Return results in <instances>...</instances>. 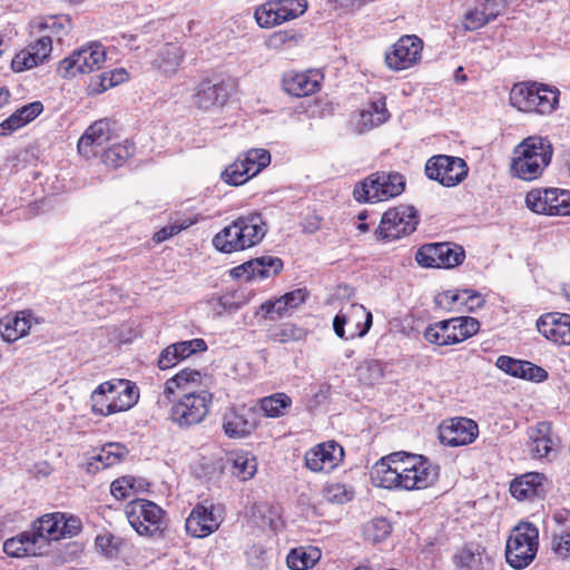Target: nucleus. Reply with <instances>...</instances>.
I'll list each match as a JSON object with an SVG mask.
<instances>
[{"instance_id":"nucleus-1","label":"nucleus","mask_w":570,"mask_h":570,"mask_svg":"<svg viewBox=\"0 0 570 570\" xmlns=\"http://www.w3.org/2000/svg\"><path fill=\"white\" fill-rule=\"evenodd\" d=\"M439 472V465L426 456L394 452L380 459L370 475L375 487L412 491L431 487Z\"/></svg>"},{"instance_id":"nucleus-2","label":"nucleus","mask_w":570,"mask_h":570,"mask_svg":"<svg viewBox=\"0 0 570 570\" xmlns=\"http://www.w3.org/2000/svg\"><path fill=\"white\" fill-rule=\"evenodd\" d=\"M267 233V224L257 213L242 215L213 238L214 247L223 253L244 250L259 244Z\"/></svg>"},{"instance_id":"nucleus-3","label":"nucleus","mask_w":570,"mask_h":570,"mask_svg":"<svg viewBox=\"0 0 570 570\" xmlns=\"http://www.w3.org/2000/svg\"><path fill=\"white\" fill-rule=\"evenodd\" d=\"M552 155L553 148L547 138L530 136L514 147L510 171L519 179L534 180L549 166Z\"/></svg>"},{"instance_id":"nucleus-4","label":"nucleus","mask_w":570,"mask_h":570,"mask_svg":"<svg viewBox=\"0 0 570 570\" xmlns=\"http://www.w3.org/2000/svg\"><path fill=\"white\" fill-rule=\"evenodd\" d=\"M405 188V178L396 171H376L357 183L353 197L358 203H377L396 197Z\"/></svg>"},{"instance_id":"nucleus-5","label":"nucleus","mask_w":570,"mask_h":570,"mask_svg":"<svg viewBox=\"0 0 570 570\" xmlns=\"http://www.w3.org/2000/svg\"><path fill=\"white\" fill-rule=\"evenodd\" d=\"M539 530L530 522L517 524L505 544V559L513 569L528 567L538 552Z\"/></svg>"},{"instance_id":"nucleus-6","label":"nucleus","mask_w":570,"mask_h":570,"mask_svg":"<svg viewBox=\"0 0 570 570\" xmlns=\"http://www.w3.org/2000/svg\"><path fill=\"white\" fill-rule=\"evenodd\" d=\"M126 517L140 535L161 537L166 529V512L156 503L136 499L126 505Z\"/></svg>"},{"instance_id":"nucleus-7","label":"nucleus","mask_w":570,"mask_h":570,"mask_svg":"<svg viewBox=\"0 0 570 570\" xmlns=\"http://www.w3.org/2000/svg\"><path fill=\"white\" fill-rule=\"evenodd\" d=\"M419 224V213L410 205H400L385 212L375 236L381 240H394L412 234Z\"/></svg>"},{"instance_id":"nucleus-8","label":"nucleus","mask_w":570,"mask_h":570,"mask_svg":"<svg viewBox=\"0 0 570 570\" xmlns=\"http://www.w3.org/2000/svg\"><path fill=\"white\" fill-rule=\"evenodd\" d=\"M213 395L208 391L186 393L170 409V420L180 428H189L204 421L209 412Z\"/></svg>"},{"instance_id":"nucleus-9","label":"nucleus","mask_w":570,"mask_h":570,"mask_svg":"<svg viewBox=\"0 0 570 570\" xmlns=\"http://www.w3.org/2000/svg\"><path fill=\"white\" fill-rule=\"evenodd\" d=\"M373 323V316L362 304H351L335 315L333 330L342 340H354L364 337Z\"/></svg>"},{"instance_id":"nucleus-10","label":"nucleus","mask_w":570,"mask_h":570,"mask_svg":"<svg viewBox=\"0 0 570 570\" xmlns=\"http://www.w3.org/2000/svg\"><path fill=\"white\" fill-rule=\"evenodd\" d=\"M106 60V51L100 43H91L73 51L60 61L58 71L65 78L94 72L101 68Z\"/></svg>"},{"instance_id":"nucleus-11","label":"nucleus","mask_w":570,"mask_h":570,"mask_svg":"<svg viewBox=\"0 0 570 570\" xmlns=\"http://www.w3.org/2000/svg\"><path fill=\"white\" fill-rule=\"evenodd\" d=\"M464 258L463 247L453 243L425 244L415 256L417 264L428 268H453L461 265Z\"/></svg>"},{"instance_id":"nucleus-12","label":"nucleus","mask_w":570,"mask_h":570,"mask_svg":"<svg viewBox=\"0 0 570 570\" xmlns=\"http://www.w3.org/2000/svg\"><path fill=\"white\" fill-rule=\"evenodd\" d=\"M525 204L537 214L570 216V190L559 188L533 189L527 194Z\"/></svg>"},{"instance_id":"nucleus-13","label":"nucleus","mask_w":570,"mask_h":570,"mask_svg":"<svg viewBox=\"0 0 570 570\" xmlns=\"http://www.w3.org/2000/svg\"><path fill=\"white\" fill-rule=\"evenodd\" d=\"M468 165L462 158L448 155L433 156L425 165L426 176L445 187L459 185L468 176Z\"/></svg>"},{"instance_id":"nucleus-14","label":"nucleus","mask_w":570,"mask_h":570,"mask_svg":"<svg viewBox=\"0 0 570 570\" xmlns=\"http://www.w3.org/2000/svg\"><path fill=\"white\" fill-rule=\"evenodd\" d=\"M219 508L208 501L196 504L185 522L187 533L194 538H206L218 530L222 523Z\"/></svg>"},{"instance_id":"nucleus-15","label":"nucleus","mask_w":570,"mask_h":570,"mask_svg":"<svg viewBox=\"0 0 570 570\" xmlns=\"http://www.w3.org/2000/svg\"><path fill=\"white\" fill-rule=\"evenodd\" d=\"M423 41L414 35L401 37L392 50L385 53V62L390 69L404 70L415 65L421 58Z\"/></svg>"},{"instance_id":"nucleus-16","label":"nucleus","mask_w":570,"mask_h":570,"mask_svg":"<svg viewBox=\"0 0 570 570\" xmlns=\"http://www.w3.org/2000/svg\"><path fill=\"white\" fill-rule=\"evenodd\" d=\"M257 428V412L254 407H230L223 415V430L230 439L248 436Z\"/></svg>"},{"instance_id":"nucleus-17","label":"nucleus","mask_w":570,"mask_h":570,"mask_svg":"<svg viewBox=\"0 0 570 570\" xmlns=\"http://www.w3.org/2000/svg\"><path fill=\"white\" fill-rule=\"evenodd\" d=\"M479 434L478 424L468 417H454L440 426V441L448 446L472 443Z\"/></svg>"},{"instance_id":"nucleus-18","label":"nucleus","mask_w":570,"mask_h":570,"mask_svg":"<svg viewBox=\"0 0 570 570\" xmlns=\"http://www.w3.org/2000/svg\"><path fill=\"white\" fill-rule=\"evenodd\" d=\"M343 456V448L335 441H328L305 453V465L313 472H331L342 462Z\"/></svg>"},{"instance_id":"nucleus-19","label":"nucleus","mask_w":570,"mask_h":570,"mask_svg":"<svg viewBox=\"0 0 570 570\" xmlns=\"http://www.w3.org/2000/svg\"><path fill=\"white\" fill-rule=\"evenodd\" d=\"M283 269V261L276 256L264 255L247 261L230 269L233 278L245 277L247 281L254 277L268 278L277 275Z\"/></svg>"},{"instance_id":"nucleus-20","label":"nucleus","mask_w":570,"mask_h":570,"mask_svg":"<svg viewBox=\"0 0 570 570\" xmlns=\"http://www.w3.org/2000/svg\"><path fill=\"white\" fill-rule=\"evenodd\" d=\"M51 50L52 38L49 35H43L35 43L13 57L11 61L12 69L16 72H21L43 63L49 58Z\"/></svg>"},{"instance_id":"nucleus-21","label":"nucleus","mask_w":570,"mask_h":570,"mask_svg":"<svg viewBox=\"0 0 570 570\" xmlns=\"http://www.w3.org/2000/svg\"><path fill=\"white\" fill-rule=\"evenodd\" d=\"M323 75L317 70L287 71L283 76V88L294 97L309 96L321 88Z\"/></svg>"},{"instance_id":"nucleus-22","label":"nucleus","mask_w":570,"mask_h":570,"mask_svg":"<svg viewBox=\"0 0 570 570\" xmlns=\"http://www.w3.org/2000/svg\"><path fill=\"white\" fill-rule=\"evenodd\" d=\"M110 139V121L108 119H100L89 126L80 137L77 146L78 151L86 157L97 155L99 149L102 148Z\"/></svg>"},{"instance_id":"nucleus-23","label":"nucleus","mask_w":570,"mask_h":570,"mask_svg":"<svg viewBox=\"0 0 570 570\" xmlns=\"http://www.w3.org/2000/svg\"><path fill=\"white\" fill-rule=\"evenodd\" d=\"M495 365L511 376L532 382H543L548 377V372L544 368L531 362L517 360L507 355L499 356Z\"/></svg>"},{"instance_id":"nucleus-24","label":"nucleus","mask_w":570,"mask_h":570,"mask_svg":"<svg viewBox=\"0 0 570 570\" xmlns=\"http://www.w3.org/2000/svg\"><path fill=\"white\" fill-rule=\"evenodd\" d=\"M228 99V91L223 82L213 83L209 80L200 82L193 95V105L198 109L208 110L222 107Z\"/></svg>"},{"instance_id":"nucleus-25","label":"nucleus","mask_w":570,"mask_h":570,"mask_svg":"<svg viewBox=\"0 0 570 570\" xmlns=\"http://www.w3.org/2000/svg\"><path fill=\"white\" fill-rule=\"evenodd\" d=\"M424 338L439 346H446L460 343L456 324L454 317L444 320L429 325L424 333Z\"/></svg>"},{"instance_id":"nucleus-26","label":"nucleus","mask_w":570,"mask_h":570,"mask_svg":"<svg viewBox=\"0 0 570 570\" xmlns=\"http://www.w3.org/2000/svg\"><path fill=\"white\" fill-rule=\"evenodd\" d=\"M63 521L62 513L46 514L33 522L32 531L30 534L35 537L36 542L40 548L49 540L60 539V527Z\"/></svg>"},{"instance_id":"nucleus-27","label":"nucleus","mask_w":570,"mask_h":570,"mask_svg":"<svg viewBox=\"0 0 570 570\" xmlns=\"http://www.w3.org/2000/svg\"><path fill=\"white\" fill-rule=\"evenodd\" d=\"M543 480L544 476L540 473H527L517 478L510 484L511 495L518 500L538 497L543 491Z\"/></svg>"},{"instance_id":"nucleus-28","label":"nucleus","mask_w":570,"mask_h":570,"mask_svg":"<svg viewBox=\"0 0 570 570\" xmlns=\"http://www.w3.org/2000/svg\"><path fill=\"white\" fill-rule=\"evenodd\" d=\"M30 313L21 312L16 316H6L0 320V334L7 342H16L27 335L31 327Z\"/></svg>"},{"instance_id":"nucleus-29","label":"nucleus","mask_w":570,"mask_h":570,"mask_svg":"<svg viewBox=\"0 0 570 570\" xmlns=\"http://www.w3.org/2000/svg\"><path fill=\"white\" fill-rule=\"evenodd\" d=\"M552 426L547 421H541L528 430L531 441V451L537 458L548 456L553 446L551 438Z\"/></svg>"},{"instance_id":"nucleus-30","label":"nucleus","mask_w":570,"mask_h":570,"mask_svg":"<svg viewBox=\"0 0 570 570\" xmlns=\"http://www.w3.org/2000/svg\"><path fill=\"white\" fill-rule=\"evenodd\" d=\"M184 58V51L177 43L167 42L158 52V57L154 60V66L165 76L174 75Z\"/></svg>"},{"instance_id":"nucleus-31","label":"nucleus","mask_w":570,"mask_h":570,"mask_svg":"<svg viewBox=\"0 0 570 570\" xmlns=\"http://www.w3.org/2000/svg\"><path fill=\"white\" fill-rule=\"evenodd\" d=\"M567 314L563 313H547L537 321L538 331L549 341L562 344L564 338Z\"/></svg>"},{"instance_id":"nucleus-32","label":"nucleus","mask_w":570,"mask_h":570,"mask_svg":"<svg viewBox=\"0 0 570 570\" xmlns=\"http://www.w3.org/2000/svg\"><path fill=\"white\" fill-rule=\"evenodd\" d=\"M39 550L40 546H38L35 537L28 531L22 532L18 537L7 539L3 543V551L14 558L37 556L40 553Z\"/></svg>"},{"instance_id":"nucleus-33","label":"nucleus","mask_w":570,"mask_h":570,"mask_svg":"<svg viewBox=\"0 0 570 570\" xmlns=\"http://www.w3.org/2000/svg\"><path fill=\"white\" fill-rule=\"evenodd\" d=\"M535 91H538V83L535 82L532 85H514L510 92V102L520 111L534 112Z\"/></svg>"},{"instance_id":"nucleus-34","label":"nucleus","mask_w":570,"mask_h":570,"mask_svg":"<svg viewBox=\"0 0 570 570\" xmlns=\"http://www.w3.org/2000/svg\"><path fill=\"white\" fill-rule=\"evenodd\" d=\"M114 392L112 382H104L92 392L91 409L95 414L106 416L117 413L116 409H112L115 404Z\"/></svg>"},{"instance_id":"nucleus-35","label":"nucleus","mask_w":570,"mask_h":570,"mask_svg":"<svg viewBox=\"0 0 570 570\" xmlns=\"http://www.w3.org/2000/svg\"><path fill=\"white\" fill-rule=\"evenodd\" d=\"M115 387L114 396V407L116 412L127 411L132 407L139 397L138 389L135 385H130L129 381L119 380L117 382H112Z\"/></svg>"},{"instance_id":"nucleus-36","label":"nucleus","mask_w":570,"mask_h":570,"mask_svg":"<svg viewBox=\"0 0 570 570\" xmlns=\"http://www.w3.org/2000/svg\"><path fill=\"white\" fill-rule=\"evenodd\" d=\"M320 558V549L314 547H298L289 551L286 562L292 570H306L312 568Z\"/></svg>"},{"instance_id":"nucleus-37","label":"nucleus","mask_w":570,"mask_h":570,"mask_svg":"<svg viewBox=\"0 0 570 570\" xmlns=\"http://www.w3.org/2000/svg\"><path fill=\"white\" fill-rule=\"evenodd\" d=\"M292 406V399L286 393H274L259 400V409L266 417H281Z\"/></svg>"},{"instance_id":"nucleus-38","label":"nucleus","mask_w":570,"mask_h":570,"mask_svg":"<svg viewBox=\"0 0 570 570\" xmlns=\"http://www.w3.org/2000/svg\"><path fill=\"white\" fill-rule=\"evenodd\" d=\"M535 95L534 112L540 115H550L556 110L560 95L557 88H550L546 85L538 83V91H535Z\"/></svg>"},{"instance_id":"nucleus-39","label":"nucleus","mask_w":570,"mask_h":570,"mask_svg":"<svg viewBox=\"0 0 570 570\" xmlns=\"http://www.w3.org/2000/svg\"><path fill=\"white\" fill-rule=\"evenodd\" d=\"M135 147L132 144L126 141V144L112 145L104 151V163L112 168L120 167L129 157L134 155Z\"/></svg>"},{"instance_id":"nucleus-40","label":"nucleus","mask_w":570,"mask_h":570,"mask_svg":"<svg viewBox=\"0 0 570 570\" xmlns=\"http://www.w3.org/2000/svg\"><path fill=\"white\" fill-rule=\"evenodd\" d=\"M392 532V525L385 518H375L367 522L363 533L367 541L373 543L384 541Z\"/></svg>"},{"instance_id":"nucleus-41","label":"nucleus","mask_w":570,"mask_h":570,"mask_svg":"<svg viewBox=\"0 0 570 570\" xmlns=\"http://www.w3.org/2000/svg\"><path fill=\"white\" fill-rule=\"evenodd\" d=\"M128 454L125 445L119 443H109L105 445L100 452L94 458L100 462L102 468H108L121 462Z\"/></svg>"},{"instance_id":"nucleus-42","label":"nucleus","mask_w":570,"mask_h":570,"mask_svg":"<svg viewBox=\"0 0 570 570\" xmlns=\"http://www.w3.org/2000/svg\"><path fill=\"white\" fill-rule=\"evenodd\" d=\"M254 174H250V170L246 165L242 161V159H237L234 164L229 165L223 173L222 179L232 186H239L246 183L249 178L254 177Z\"/></svg>"},{"instance_id":"nucleus-43","label":"nucleus","mask_w":570,"mask_h":570,"mask_svg":"<svg viewBox=\"0 0 570 570\" xmlns=\"http://www.w3.org/2000/svg\"><path fill=\"white\" fill-rule=\"evenodd\" d=\"M274 2L279 12L281 23L302 16L307 9L306 0H274Z\"/></svg>"},{"instance_id":"nucleus-44","label":"nucleus","mask_w":570,"mask_h":570,"mask_svg":"<svg viewBox=\"0 0 570 570\" xmlns=\"http://www.w3.org/2000/svg\"><path fill=\"white\" fill-rule=\"evenodd\" d=\"M200 380V372L191 368H184L179 371L175 376L167 380L164 387V395L169 399L175 390L187 384L189 382H198Z\"/></svg>"},{"instance_id":"nucleus-45","label":"nucleus","mask_w":570,"mask_h":570,"mask_svg":"<svg viewBox=\"0 0 570 570\" xmlns=\"http://www.w3.org/2000/svg\"><path fill=\"white\" fill-rule=\"evenodd\" d=\"M242 161L249 168L250 174L256 176L271 164V154L262 148L250 149Z\"/></svg>"},{"instance_id":"nucleus-46","label":"nucleus","mask_w":570,"mask_h":570,"mask_svg":"<svg viewBox=\"0 0 570 570\" xmlns=\"http://www.w3.org/2000/svg\"><path fill=\"white\" fill-rule=\"evenodd\" d=\"M306 336V331L302 327L296 326L292 323H285L279 327L275 328L271 333V337L275 342L279 343H288V342H297L304 340Z\"/></svg>"},{"instance_id":"nucleus-47","label":"nucleus","mask_w":570,"mask_h":570,"mask_svg":"<svg viewBox=\"0 0 570 570\" xmlns=\"http://www.w3.org/2000/svg\"><path fill=\"white\" fill-rule=\"evenodd\" d=\"M256 472V462L254 458H248L247 454H237L233 459L232 473L243 481L254 476Z\"/></svg>"},{"instance_id":"nucleus-48","label":"nucleus","mask_w":570,"mask_h":570,"mask_svg":"<svg viewBox=\"0 0 570 570\" xmlns=\"http://www.w3.org/2000/svg\"><path fill=\"white\" fill-rule=\"evenodd\" d=\"M178 356L179 362L193 355L196 352H204L207 350V344L203 338H194L190 341H181L169 345Z\"/></svg>"},{"instance_id":"nucleus-49","label":"nucleus","mask_w":570,"mask_h":570,"mask_svg":"<svg viewBox=\"0 0 570 570\" xmlns=\"http://www.w3.org/2000/svg\"><path fill=\"white\" fill-rule=\"evenodd\" d=\"M255 19L263 28H271L279 22V12H277L274 1H268L255 11Z\"/></svg>"},{"instance_id":"nucleus-50","label":"nucleus","mask_w":570,"mask_h":570,"mask_svg":"<svg viewBox=\"0 0 570 570\" xmlns=\"http://www.w3.org/2000/svg\"><path fill=\"white\" fill-rule=\"evenodd\" d=\"M324 498L327 502L344 504L352 500L353 491L342 483L328 484L324 490Z\"/></svg>"},{"instance_id":"nucleus-51","label":"nucleus","mask_w":570,"mask_h":570,"mask_svg":"<svg viewBox=\"0 0 570 570\" xmlns=\"http://www.w3.org/2000/svg\"><path fill=\"white\" fill-rule=\"evenodd\" d=\"M289 308L287 307L283 296L276 298L275 301H266L261 305V312L263 313L264 318L271 321L283 317L287 314Z\"/></svg>"},{"instance_id":"nucleus-52","label":"nucleus","mask_w":570,"mask_h":570,"mask_svg":"<svg viewBox=\"0 0 570 570\" xmlns=\"http://www.w3.org/2000/svg\"><path fill=\"white\" fill-rule=\"evenodd\" d=\"M452 303H460L464 305L469 311L480 308L484 304L483 297L472 289H463L460 293H454L450 296Z\"/></svg>"},{"instance_id":"nucleus-53","label":"nucleus","mask_w":570,"mask_h":570,"mask_svg":"<svg viewBox=\"0 0 570 570\" xmlns=\"http://www.w3.org/2000/svg\"><path fill=\"white\" fill-rule=\"evenodd\" d=\"M493 13H485L481 8L469 11L464 18V26L466 30H478L485 24L493 21Z\"/></svg>"},{"instance_id":"nucleus-54","label":"nucleus","mask_w":570,"mask_h":570,"mask_svg":"<svg viewBox=\"0 0 570 570\" xmlns=\"http://www.w3.org/2000/svg\"><path fill=\"white\" fill-rule=\"evenodd\" d=\"M456 324L460 342L476 334L480 330V323L476 318L471 316L454 317Z\"/></svg>"},{"instance_id":"nucleus-55","label":"nucleus","mask_w":570,"mask_h":570,"mask_svg":"<svg viewBox=\"0 0 570 570\" xmlns=\"http://www.w3.org/2000/svg\"><path fill=\"white\" fill-rule=\"evenodd\" d=\"M136 479L134 476H122L115 480L110 485V492L117 500H124L130 497L135 488Z\"/></svg>"},{"instance_id":"nucleus-56","label":"nucleus","mask_w":570,"mask_h":570,"mask_svg":"<svg viewBox=\"0 0 570 570\" xmlns=\"http://www.w3.org/2000/svg\"><path fill=\"white\" fill-rule=\"evenodd\" d=\"M191 224H193L191 220L185 219L181 223H174V224H170L168 226H165V227H163L161 229H159L158 232H156L154 234L153 240L155 243L165 242L166 239H168V238L173 237L174 235H177L178 233H180L183 229L189 227Z\"/></svg>"},{"instance_id":"nucleus-57","label":"nucleus","mask_w":570,"mask_h":570,"mask_svg":"<svg viewBox=\"0 0 570 570\" xmlns=\"http://www.w3.org/2000/svg\"><path fill=\"white\" fill-rule=\"evenodd\" d=\"M552 549L561 558L570 557V528L559 534H554Z\"/></svg>"},{"instance_id":"nucleus-58","label":"nucleus","mask_w":570,"mask_h":570,"mask_svg":"<svg viewBox=\"0 0 570 570\" xmlns=\"http://www.w3.org/2000/svg\"><path fill=\"white\" fill-rule=\"evenodd\" d=\"M108 82H110L109 72L104 71L99 75L92 76L90 78V81L87 86V92L89 95H99L104 91L112 88V86H109Z\"/></svg>"},{"instance_id":"nucleus-59","label":"nucleus","mask_w":570,"mask_h":570,"mask_svg":"<svg viewBox=\"0 0 570 570\" xmlns=\"http://www.w3.org/2000/svg\"><path fill=\"white\" fill-rule=\"evenodd\" d=\"M24 126L36 119L42 111L43 105L41 101H33L22 106L21 108L16 110Z\"/></svg>"},{"instance_id":"nucleus-60","label":"nucleus","mask_w":570,"mask_h":570,"mask_svg":"<svg viewBox=\"0 0 570 570\" xmlns=\"http://www.w3.org/2000/svg\"><path fill=\"white\" fill-rule=\"evenodd\" d=\"M456 564H459L461 568H469L473 569L476 567L478 563L481 561V557L479 553L472 552L470 549H462L456 556H455Z\"/></svg>"},{"instance_id":"nucleus-61","label":"nucleus","mask_w":570,"mask_h":570,"mask_svg":"<svg viewBox=\"0 0 570 570\" xmlns=\"http://www.w3.org/2000/svg\"><path fill=\"white\" fill-rule=\"evenodd\" d=\"M22 118L14 111L7 119L0 122V136H10L24 126Z\"/></svg>"},{"instance_id":"nucleus-62","label":"nucleus","mask_w":570,"mask_h":570,"mask_svg":"<svg viewBox=\"0 0 570 570\" xmlns=\"http://www.w3.org/2000/svg\"><path fill=\"white\" fill-rule=\"evenodd\" d=\"M384 124V121H379L377 117L373 115V111L368 109H364L358 115L357 128L361 132L371 130L374 127Z\"/></svg>"},{"instance_id":"nucleus-63","label":"nucleus","mask_w":570,"mask_h":570,"mask_svg":"<svg viewBox=\"0 0 570 570\" xmlns=\"http://www.w3.org/2000/svg\"><path fill=\"white\" fill-rule=\"evenodd\" d=\"M81 530V521L76 517L66 518L63 515V521L60 527V538L61 537H73L78 534Z\"/></svg>"},{"instance_id":"nucleus-64","label":"nucleus","mask_w":570,"mask_h":570,"mask_svg":"<svg viewBox=\"0 0 570 570\" xmlns=\"http://www.w3.org/2000/svg\"><path fill=\"white\" fill-rule=\"evenodd\" d=\"M287 307L291 309L297 308L307 298V291L305 288H297L283 295Z\"/></svg>"}]
</instances>
